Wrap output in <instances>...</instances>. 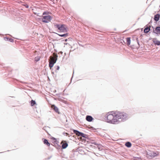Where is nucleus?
<instances>
[{
	"mask_svg": "<svg viewBox=\"0 0 160 160\" xmlns=\"http://www.w3.org/2000/svg\"><path fill=\"white\" fill-rule=\"evenodd\" d=\"M159 155V153L158 151L154 152L148 150L147 152V156L149 158H154L158 156Z\"/></svg>",
	"mask_w": 160,
	"mask_h": 160,
	"instance_id": "20e7f679",
	"label": "nucleus"
},
{
	"mask_svg": "<svg viewBox=\"0 0 160 160\" xmlns=\"http://www.w3.org/2000/svg\"><path fill=\"white\" fill-rule=\"evenodd\" d=\"M25 6L27 8H29L27 4L25 5Z\"/></svg>",
	"mask_w": 160,
	"mask_h": 160,
	"instance_id": "393cba45",
	"label": "nucleus"
},
{
	"mask_svg": "<svg viewBox=\"0 0 160 160\" xmlns=\"http://www.w3.org/2000/svg\"><path fill=\"white\" fill-rule=\"evenodd\" d=\"M107 121L112 124L117 123L116 118V112H110L107 114Z\"/></svg>",
	"mask_w": 160,
	"mask_h": 160,
	"instance_id": "f257e3e1",
	"label": "nucleus"
},
{
	"mask_svg": "<svg viewBox=\"0 0 160 160\" xmlns=\"http://www.w3.org/2000/svg\"><path fill=\"white\" fill-rule=\"evenodd\" d=\"M126 43L128 46H129L130 44L131 40L130 37L127 38H126Z\"/></svg>",
	"mask_w": 160,
	"mask_h": 160,
	"instance_id": "f8f14e48",
	"label": "nucleus"
},
{
	"mask_svg": "<svg viewBox=\"0 0 160 160\" xmlns=\"http://www.w3.org/2000/svg\"><path fill=\"white\" fill-rule=\"evenodd\" d=\"M59 35L62 37H66L68 36V34L66 33V34H59Z\"/></svg>",
	"mask_w": 160,
	"mask_h": 160,
	"instance_id": "4be33fe9",
	"label": "nucleus"
},
{
	"mask_svg": "<svg viewBox=\"0 0 160 160\" xmlns=\"http://www.w3.org/2000/svg\"><path fill=\"white\" fill-rule=\"evenodd\" d=\"M153 41L154 44L158 45H160V41L157 40L156 39H153Z\"/></svg>",
	"mask_w": 160,
	"mask_h": 160,
	"instance_id": "9b49d317",
	"label": "nucleus"
},
{
	"mask_svg": "<svg viewBox=\"0 0 160 160\" xmlns=\"http://www.w3.org/2000/svg\"><path fill=\"white\" fill-rule=\"evenodd\" d=\"M73 131L78 136L80 137L81 136H84V135L83 133L80 132L77 130H74Z\"/></svg>",
	"mask_w": 160,
	"mask_h": 160,
	"instance_id": "6e6552de",
	"label": "nucleus"
},
{
	"mask_svg": "<svg viewBox=\"0 0 160 160\" xmlns=\"http://www.w3.org/2000/svg\"><path fill=\"white\" fill-rule=\"evenodd\" d=\"M46 14V12H44L43 13V15H45V14Z\"/></svg>",
	"mask_w": 160,
	"mask_h": 160,
	"instance_id": "a878e982",
	"label": "nucleus"
},
{
	"mask_svg": "<svg viewBox=\"0 0 160 160\" xmlns=\"http://www.w3.org/2000/svg\"><path fill=\"white\" fill-rule=\"evenodd\" d=\"M78 139L80 141H81L82 142H85V138L84 136H81L78 138Z\"/></svg>",
	"mask_w": 160,
	"mask_h": 160,
	"instance_id": "dca6fc26",
	"label": "nucleus"
},
{
	"mask_svg": "<svg viewBox=\"0 0 160 160\" xmlns=\"http://www.w3.org/2000/svg\"><path fill=\"white\" fill-rule=\"evenodd\" d=\"M36 104L35 101L32 100L31 101V104L32 106H33L35 104Z\"/></svg>",
	"mask_w": 160,
	"mask_h": 160,
	"instance_id": "aec40b11",
	"label": "nucleus"
},
{
	"mask_svg": "<svg viewBox=\"0 0 160 160\" xmlns=\"http://www.w3.org/2000/svg\"><path fill=\"white\" fill-rule=\"evenodd\" d=\"M160 15L159 14H157L154 16V20L156 21H158L159 20Z\"/></svg>",
	"mask_w": 160,
	"mask_h": 160,
	"instance_id": "4468645a",
	"label": "nucleus"
},
{
	"mask_svg": "<svg viewBox=\"0 0 160 160\" xmlns=\"http://www.w3.org/2000/svg\"><path fill=\"white\" fill-rule=\"evenodd\" d=\"M153 32L156 34H160V27H156L155 30L153 31Z\"/></svg>",
	"mask_w": 160,
	"mask_h": 160,
	"instance_id": "9d476101",
	"label": "nucleus"
},
{
	"mask_svg": "<svg viewBox=\"0 0 160 160\" xmlns=\"http://www.w3.org/2000/svg\"><path fill=\"white\" fill-rule=\"evenodd\" d=\"M52 139L53 140L54 142H56V143L57 144V141L56 139L55 138H52Z\"/></svg>",
	"mask_w": 160,
	"mask_h": 160,
	"instance_id": "5701e85b",
	"label": "nucleus"
},
{
	"mask_svg": "<svg viewBox=\"0 0 160 160\" xmlns=\"http://www.w3.org/2000/svg\"><path fill=\"white\" fill-rule=\"evenodd\" d=\"M92 118L90 116H87L86 117V120L88 122L92 121Z\"/></svg>",
	"mask_w": 160,
	"mask_h": 160,
	"instance_id": "ddd939ff",
	"label": "nucleus"
},
{
	"mask_svg": "<svg viewBox=\"0 0 160 160\" xmlns=\"http://www.w3.org/2000/svg\"><path fill=\"white\" fill-rule=\"evenodd\" d=\"M40 57L39 56H38L37 57L35 58V60L36 62H38L40 60Z\"/></svg>",
	"mask_w": 160,
	"mask_h": 160,
	"instance_id": "412c9836",
	"label": "nucleus"
},
{
	"mask_svg": "<svg viewBox=\"0 0 160 160\" xmlns=\"http://www.w3.org/2000/svg\"><path fill=\"white\" fill-rule=\"evenodd\" d=\"M44 143L45 144H46L48 146H49L50 145V143L48 142V141L46 139H45L44 140Z\"/></svg>",
	"mask_w": 160,
	"mask_h": 160,
	"instance_id": "f3484780",
	"label": "nucleus"
},
{
	"mask_svg": "<svg viewBox=\"0 0 160 160\" xmlns=\"http://www.w3.org/2000/svg\"><path fill=\"white\" fill-rule=\"evenodd\" d=\"M51 108L54 110V111L57 113L58 114H60V112L59 111L58 108L56 106L54 105H52L51 106Z\"/></svg>",
	"mask_w": 160,
	"mask_h": 160,
	"instance_id": "0eeeda50",
	"label": "nucleus"
},
{
	"mask_svg": "<svg viewBox=\"0 0 160 160\" xmlns=\"http://www.w3.org/2000/svg\"><path fill=\"white\" fill-rule=\"evenodd\" d=\"M57 57L58 56L56 54L53 53V56H51L50 57L49 61L55 63L57 61Z\"/></svg>",
	"mask_w": 160,
	"mask_h": 160,
	"instance_id": "423d86ee",
	"label": "nucleus"
},
{
	"mask_svg": "<svg viewBox=\"0 0 160 160\" xmlns=\"http://www.w3.org/2000/svg\"><path fill=\"white\" fill-rule=\"evenodd\" d=\"M61 144H62V148L65 149L68 146V144L66 141H62Z\"/></svg>",
	"mask_w": 160,
	"mask_h": 160,
	"instance_id": "1a4fd4ad",
	"label": "nucleus"
},
{
	"mask_svg": "<svg viewBox=\"0 0 160 160\" xmlns=\"http://www.w3.org/2000/svg\"><path fill=\"white\" fill-rule=\"evenodd\" d=\"M125 146L128 148L130 147L131 146V143L129 142H127L125 143Z\"/></svg>",
	"mask_w": 160,
	"mask_h": 160,
	"instance_id": "a211bd4d",
	"label": "nucleus"
},
{
	"mask_svg": "<svg viewBox=\"0 0 160 160\" xmlns=\"http://www.w3.org/2000/svg\"><path fill=\"white\" fill-rule=\"evenodd\" d=\"M56 68V69L57 70H58L59 69V66H56L55 67Z\"/></svg>",
	"mask_w": 160,
	"mask_h": 160,
	"instance_id": "b1692460",
	"label": "nucleus"
},
{
	"mask_svg": "<svg viewBox=\"0 0 160 160\" xmlns=\"http://www.w3.org/2000/svg\"><path fill=\"white\" fill-rule=\"evenodd\" d=\"M54 27L61 32H66L68 31V29L66 26L64 24H54Z\"/></svg>",
	"mask_w": 160,
	"mask_h": 160,
	"instance_id": "7ed1b4c3",
	"label": "nucleus"
},
{
	"mask_svg": "<svg viewBox=\"0 0 160 160\" xmlns=\"http://www.w3.org/2000/svg\"><path fill=\"white\" fill-rule=\"evenodd\" d=\"M54 63H53V62L49 61V67L50 68V69H51L53 67Z\"/></svg>",
	"mask_w": 160,
	"mask_h": 160,
	"instance_id": "6ab92c4d",
	"label": "nucleus"
},
{
	"mask_svg": "<svg viewBox=\"0 0 160 160\" xmlns=\"http://www.w3.org/2000/svg\"><path fill=\"white\" fill-rule=\"evenodd\" d=\"M52 19V18L50 15L43 16L41 19L42 21L43 22L46 23L50 22Z\"/></svg>",
	"mask_w": 160,
	"mask_h": 160,
	"instance_id": "39448f33",
	"label": "nucleus"
},
{
	"mask_svg": "<svg viewBox=\"0 0 160 160\" xmlns=\"http://www.w3.org/2000/svg\"><path fill=\"white\" fill-rule=\"evenodd\" d=\"M128 117V114L123 112H116V118L117 123L125 120Z\"/></svg>",
	"mask_w": 160,
	"mask_h": 160,
	"instance_id": "f03ea898",
	"label": "nucleus"
},
{
	"mask_svg": "<svg viewBox=\"0 0 160 160\" xmlns=\"http://www.w3.org/2000/svg\"><path fill=\"white\" fill-rule=\"evenodd\" d=\"M150 27H147L144 29V32L145 33H147L150 31Z\"/></svg>",
	"mask_w": 160,
	"mask_h": 160,
	"instance_id": "2eb2a0df",
	"label": "nucleus"
}]
</instances>
